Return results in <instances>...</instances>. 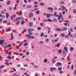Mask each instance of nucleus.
<instances>
[{
	"label": "nucleus",
	"instance_id": "f257e3e1",
	"mask_svg": "<svg viewBox=\"0 0 76 76\" xmlns=\"http://www.w3.org/2000/svg\"><path fill=\"white\" fill-rule=\"evenodd\" d=\"M4 41H5V39H4L0 40V44L2 46L4 45L3 43H4Z\"/></svg>",
	"mask_w": 76,
	"mask_h": 76
},
{
	"label": "nucleus",
	"instance_id": "f03ea898",
	"mask_svg": "<svg viewBox=\"0 0 76 76\" xmlns=\"http://www.w3.org/2000/svg\"><path fill=\"white\" fill-rule=\"evenodd\" d=\"M28 32H31V31H35V29L32 28H28L27 30Z\"/></svg>",
	"mask_w": 76,
	"mask_h": 76
},
{
	"label": "nucleus",
	"instance_id": "7ed1b4c3",
	"mask_svg": "<svg viewBox=\"0 0 76 76\" xmlns=\"http://www.w3.org/2000/svg\"><path fill=\"white\" fill-rule=\"evenodd\" d=\"M56 17H58V20H60V19H61V16L58 15H56Z\"/></svg>",
	"mask_w": 76,
	"mask_h": 76
},
{
	"label": "nucleus",
	"instance_id": "20e7f679",
	"mask_svg": "<svg viewBox=\"0 0 76 76\" xmlns=\"http://www.w3.org/2000/svg\"><path fill=\"white\" fill-rule=\"evenodd\" d=\"M53 9H54L53 8H51V7H49L48 8V10H51V11H52V12H53Z\"/></svg>",
	"mask_w": 76,
	"mask_h": 76
},
{
	"label": "nucleus",
	"instance_id": "39448f33",
	"mask_svg": "<svg viewBox=\"0 0 76 76\" xmlns=\"http://www.w3.org/2000/svg\"><path fill=\"white\" fill-rule=\"evenodd\" d=\"M64 49L65 50H66V52H67V51H68V49L66 47H64Z\"/></svg>",
	"mask_w": 76,
	"mask_h": 76
},
{
	"label": "nucleus",
	"instance_id": "423d86ee",
	"mask_svg": "<svg viewBox=\"0 0 76 76\" xmlns=\"http://www.w3.org/2000/svg\"><path fill=\"white\" fill-rule=\"evenodd\" d=\"M61 8H62V9H61V10H63L64 9H66V8L64 6H62L61 7Z\"/></svg>",
	"mask_w": 76,
	"mask_h": 76
},
{
	"label": "nucleus",
	"instance_id": "0eeeda50",
	"mask_svg": "<svg viewBox=\"0 0 76 76\" xmlns=\"http://www.w3.org/2000/svg\"><path fill=\"white\" fill-rule=\"evenodd\" d=\"M8 58L9 59H12V57L11 56H7V58Z\"/></svg>",
	"mask_w": 76,
	"mask_h": 76
},
{
	"label": "nucleus",
	"instance_id": "6e6552de",
	"mask_svg": "<svg viewBox=\"0 0 76 76\" xmlns=\"http://www.w3.org/2000/svg\"><path fill=\"white\" fill-rule=\"evenodd\" d=\"M11 38H10V40H12L13 39V33H11Z\"/></svg>",
	"mask_w": 76,
	"mask_h": 76
},
{
	"label": "nucleus",
	"instance_id": "1a4fd4ad",
	"mask_svg": "<svg viewBox=\"0 0 76 76\" xmlns=\"http://www.w3.org/2000/svg\"><path fill=\"white\" fill-rule=\"evenodd\" d=\"M61 36H60V37H64L65 34H64L62 33L61 34Z\"/></svg>",
	"mask_w": 76,
	"mask_h": 76
},
{
	"label": "nucleus",
	"instance_id": "9d476101",
	"mask_svg": "<svg viewBox=\"0 0 76 76\" xmlns=\"http://www.w3.org/2000/svg\"><path fill=\"white\" fill-rule=\"evenodd\" d=\"M58 52L59 53H61L62 52V50L61 49H58Z\"/></svg>",
	"mask_w": 76,
	"mask_h": 76
},
{
	"label": "nucleus",
	"instance_id": "9b49d317",
	"mask_svg": "<svg viewBox=\"0 0 76 76\" xmlns=\"http://www.w3.org/2000/svg\"><path fill=\"white\" fill-rule=\"evenodd\" d=\"M57 64V66H60H60H61V65H62V64H61V63L60 62H58Z\"/></svg>",
	"mask_w": 76,
	"mask_h": 76
},
{
	"label": "nucleus",
	"instance_id": "f8f14e48",
	"mask_svg": "<svg viewBox=\"0 0 76 76\" xmlns=\"http://www.w3.org/2000/svg\"><path fill=\"white\" fill-rule=\"evenodd\" d=\"M6 18H9V13H7V12H6Z\"/></svg>",
	"mask_w": 76,
	"mask_h": 76
},
{
	"label": "nucleus",
	"instance_id": "ddd939ff",
	"mask_svg": "<svg viewBox=\"0 0 76 76\" xmlns=\"http://www.w3.org/2000/svg\"><path fill=\"white\" fill-rule=\"evenodd\" d=\"M19 16H20L22 15V12L20 11H19Z\"/></svg>",
	"mask_w": 76,
	"mask_h": 76
},
{
	"label": "nucleus",
	"instance_id": "4468645a",
	"mask_svg": "<svg viewBox=\"0 0 76 76\" xmlns=\"http://www.w3.org/2000/svg\"><path fill=\"white\" fill-rule=\"evenodd\" d=\"M29 35L31 36L33 34V33H32V31H30L29 32Z\"/></svg>",
	"mask_w": 76,
	"mask_h": 76
},
{
	"label": "nucleus",
	"instance_id": "2eb2a0df",
	"mask_svg": "<svg viewBox=\"0 0 76 76\" xmlns=\"http://www.w3.org/2000/svg\"><path fill=\"white\" fill-rule=\"evenodd\" d=\"M47 21H48V22H52V20L51 19H48L47 20Z\"/></svg>",
	"mask_w": 76,
	"mask_h": 76
},
{
	"label": "nucleus",
	"instance_id": "dca6fc26",
	"mask_svg": "<svg viewBox=\"0 0 76 76\" xmlns=\"http://www.w3.org/2000/svg\"><path fill=\"white\" fill-rule=\"evenodd\" d=\"M12 46V44H9L8 45H6L7 47H10Z\"/></svg>",
	"mask_w": 76,
	"mask_h": 76
},
{
	"label": "nucleus",
	"instance_id": "f3484780",
	"mask_svg": "<svg viewBox=\"0 0 76 76\" xmlns=\"http://www.w3.org/2000/svg\"><path fill=\"white\" fill-rule=\"evenodd\" d=\"M56 30L57 31H61V30L60 28H57Z\"/></svg>",
	"mask_w": 76,
	"mask_h": 76
},
{
	"label": "nucleus",
	"instance_id": "a211bd4d",
	"mask_svg": "<svg viewBox=\"0 0 76 76\" xmlns=\"http://www.w3.org/2000/svg\"><path fill=\"white\" fill-rule=\"evenodd\" d=\"M39 5L40 6H44L45 4H44V3H40Z\"/></svg>",
	"mask_w": 76,
	"mask_h": 76
},
{
	"label": "nucleus",
	"instance_id": "6ab92c4d",
	"mask_svg": "<svg viewBox=\"0 0 76 76\" xmlns=\"http://www.w3.org/2000/svg\"><path fill=\"white\" fill-rule=\"evenodd\" d=\"M74 50V48H73L71 47L70 48V51H73Z\"/></svg>",
	"mask_w": 76,
	"mask_h": 76
},
{
	"label": "nucleus",
	"instance_id": "aec40b11",
	"mask_svg": "<svg viewBox=\"0 0 76 76\" xmlns=\"http://www.w3.org/2000/svg\"><path fill=\"white\" fill-rule=\"evenodd\" d=\"M57 12H55L54 13V14L53 15V16H57Z\"/></svg>",
	"mask_w": 76,
	"mask_h": 76
},
{
	"label": "nucleus",
	"instance_id": "412c9836",
	"mask_svg": "<svg viewBox=\"0 0 76 76\" xmlns=\"http://www.w3.org/2000/svg\"><path fill=\"white\" fill-rule=\"evenodd\" d=\"M53 22H57V19L54 18L53 20Z\"/></svg>",
	"mask_w": 76,
	"mask_h": 76
},
{
	"label": "nucleus",
	"instance_id": "4be33fe9",
	"mask_svg": "<svg viewBox=\"0 0 76 76\" xmlns=\"http://www.w3.org/2000/svg\"><path fill=\"white\" fill-rule=\"evenodd\" d=\"M32 16H33V14L32 13H30L29 17L31 18V17H32Z\"/></svg>",
	"mask_w": 76,
	"mask_h": 76
},
{
	"label": "nucleus",
	"instance_id": "5701e85b",
	"mask_svg": "<svg viewBox=\"0 0 76 76\" xmlns=\"http://www.w3.org/2000/svg\"><path fill=\"white\" fill-rule=\"evenodd\" d=\"M39 10H38V11L36 12V13H37V15H39Z\"/></svg>",
	"mask_w": 76,
	"mask_h": 76
},
{
	"label": "nucleus",
	"instance_id": "b1692460",
	"mask_svg": "<svg viewBox=\"0 0 76 76\" xmlns=\"http://www.w3.org/2000/svg\"><path fill=\"white\" fill-rule=\"evenodd\" d=\"M22 19L21 17L18 18L16 19L17 20H20Z\"/></svg>",
	"mask_w": 76,
	"mask_h": 76
},
{
	"label": "nucleus",
	"instance_id": "393cba45",
	"mask_svg": "<svg viewBox=\"0 0 76 76\" xmlns=\"http://www.w3.org/2000/svg\"><path fill=\"white\" fill-rule=\"evenodd\" d=\"M11 29L10 28H9L8 29L6 30V32H8L9 31H10Z\"/></svg>",
	"mask_w": 76,
	"mask_h": 76
},
{
	"label": "nucleus",
	"instance_id": "a878e982",
	"mask_svg": "<svg viewBox=\"0 0 76 76\" xmlns=\"http://www.w3.org/2000/svg\"><path fill=\"white\" fill-rule=\"evenodd\" d=\"M44 63H47V59H45L44 60Z\"/></svg>",
	"mask_w": 76,
	"mask_h": 76
},
{
	"label": "nucleus",
	"instance_id": "bb28decb",
	"mask_svg": "<svg viewBox=\"0 0 76 76\" xmlns=\"http://www.w3.org/2000/svg\"><path fill=\"white\" fill-rule=\"evenodd\" d=\"M33 25V23L31 22L30 23V26H32Z\"/></svg>",
	"mask_w": 76,
	"mask_h": 76
},
{
	"label": "nucleus",
	"instance_id": "cd10ccee",
	"mask_svg": "<svg viewBox=\"0 0 76 76\" xmlns=\"http://www.w3.org/2000/svg\"><path fill=\"white\" fill-rule=\"evenodd\" d=\"M27 8H29L32 7V5H29V6H27Z\"/></svg>",
	"mask_w": 76,
	"mask_h": 76
},
{
	"label": "nucleus",
	"instance_id": "c85d7f7f",
	"mask_svg": "<svg viewBox=\"0 0 76 76\" xmlns=\"http://www.w3.org/2000/svg\"><path fill=\"white\" fill-rule=\"evenodd\" d=\"M60 43H58L57 44V45H56V46H57V47H59V46H60Z\"/></svg>",
	"mask_w": 76,
	"mask_h": 76
},
{
	"label": "nucleus",
	"instance_id": "c756f323",
	"mask_svg": "<svg viewBox=\"0 0 76 76\" xmlns=\"http://www.w3.org/2000/svg\"><path fill=\"white\" fill-rule=\"evenodd\" d=\"M73 68H74V66H73V65H72L71 70H73Z\"/></svg>",
	"mask_w": 76,
	"mask_h": 76
},
{
	"label": "nucleus",
	"instance_id": "7c9ffc66",
	"mask_svg": "<svg viewBox=\"0 0 76 76\" xmlns=\"http://www.w3.org/2000/svg\"><path fill=\"white\" fill-rule=\"evenodd\" d=\"M42 22H47V20H46V19H44L42 20Z\"/></svg>",
	"mask_w": 76,
	"mask_h": 76
},
{
	"label": "nucleus",
	"instance_id": "2f4dec72",
	"mask_svg": "<svg viewBox=\"0 0 76 76\" xmlns=\"http://www.w3.org/2000/svg\"><path fill=\"white\" fill-rule=\"evenodd\" d=\"M72 60L71 58H69V57H68V59H67V61H71V60Z\"/></svg>",
	"mask_w": 76,
	"mask_h": 76
},
{
	"label": "nucleus",
	"instance_id": "473e14b6",
	"mask_svg": "<svg viewBox=\"0 0 76 76\" xmlns=\"http://www.w3.org/2000/svg\"><path fill=\"white\" fill-rule=\"evenodd\" d=\"M58 70H62V67H61V68H58Z\"/></svg>",
	"mask_w": 76,
	"mask_h": 76
},
{
	"label": "nucleus",
	"instance_id": "72a5a7b5",
	"mask_svg": "<svg viewBox=\"0 0 76 76\" xmlns=\"http://www.w3.org/2000/svg\"><path fill=\"white\" fill-rule=\"evenodd\" d=\"M23 42H21L20 45H19V46L20 47L21 46V45H22L23 44Z\"/></svg>",
	"mask_w": 76,
	"mask_h": 76
},
{
	"label": "nucleus",
	"instance_id": "f704fd0d",
	"mask_svg": "<svg viewBox=\"0 0 76 76\" xmlns=\"http://www.w3.org/2000/svg\"><path fill=\"white\" fill-rule=\"evenodd\" d=\"M4 11H2L1 13V14H2V15H3V14H4Z\"/></svg>",
	"mask_w": 76,
	"mask_h": 76
},
{
	"label": "nucleus",
	"instance_id": "c9c22d12",
	"mask_svg": "<svg viewBox=\"0 0 76 76\" xmlns=\"http://www.w3.org/2000/svg\"><path fill=\"white\" fill-rule=\"evenodd\" d=\"M50 70L51 72H53V67L50 68Z\"/></svg>",
	"mask_w": 76,
	"mask_h": 76
},
{
	"label": "nucleus",
	"instance_id": "e433bc0d",
	"mask_svg": "<svg viewBox=\"0 0 76 76\" xmlns=\"http://www.w3.org/2000/svg\"><path fill=\"white\" fill-rule=\"evenodd\" d=\"M7 23V21L5 20H4L3 21V23Z\"/></svg>",
	"mask_w": 76,
	"mask_h": 76
},
{
	"label": "nucleus",
	"instance_id": "4c0bfd02",
	"mask_svg": "<svg viewBox=\"0 0 76 76\" xmlns=\"http://www.w3.org/2000/svg\"><path fill=\"white\" fill-rule=\"evenodd\" d=\"M47 18H50V15L48 14H47Z\"/></svg>",
	"mask_w": 76,
	"mask_h": 76
},
{
	"label": "nucleus",
	"instance_id": "58836bf2",
	"mask_svg": "<svg viewBox=\"0 0 76 76\" xmlns=\"http://www.w3.org/2000/svg\"><path fill=\"white\" fill-rule=\"evenodd\" d=\"M22 25H23V24H24L25 23V21H24V20H22Z\"/></svg>",
	"mask_w": 76,
	"mask_h": 76
},
{
	"label": "nucleus",
	"instance_id": "ea45409f",
	"mask_svg": "<svg viewBox=\"0 0 76 76\" xmlns=\"http://www.w3.org/2000/svg\"><path fill=\"white\" fill-rule=\"evenodd\" d=\"M20 21H18L17 22L16 24H17V25H18V24H19V23H20Z\"/></svg>",
	"mask_w": 76,
	"mask_h": 76
},
{
	"label": "nucleus",
	"instance_id": "a19ab883",
	"mask_svg": "<svg viewBox=\"0 0 76 76\" xmlns=\"http://www.w3.org/2000/svg\"><path fill=\"white\" fill-rule=\"evenodd\" d=\"M72 1L74 3H76V0H73Z\"/></svg>",
	"mask_w": 76,
	"mask_h": 76
},
{
	"label": "nucleus",
	"instance_id": "79ce46f5",
	"mask_svg": "<svg viewBox=\"0 0 76 76\" xmlns=\"http://www.w3.org/2000/svg\"><path fill=\"white\" fill-rule=\"evenodd\" d=\"M3 21V19L1 18H0V22H1Z\"/></svg>",
	"mask_w": 76,
	"mask_h": 76
},
{
	"label": "nucleus",
	"instance_id": "37998d69",
	"mask_svg": "<svg viewBox=\"0 0 76 76\" xmlns=\"http://www.w3.org/2000/svg\"><path fill=\"white\" fill-rule=\"evenodd\" d=\"M60 3L61 4H64V2L63 1H61L60 2Z\"/></svg>",
	"mask_w": 76,
	"mask_h": 76
},
{
	"label": "nucleus",
	"instance_id": "c03bdc74",
	"mask_svg": "<svg viewBox=\"0 0 76 76\" xmlns=\"http://www.w3.org/2000/svg\"><path fill=\"white\" fill-rule=\"evenodd\" d=\"M4 67V65H1L0 67V69H1L2 67Z\"/></svg>",
	"mask_w": 76,
	"mask_h": 76
},
{
	"label": "nucleus",
	"instance_id": "a18cd8bd",
	"mask_svg": "<svg viewBox=\"0 0 76 76\" xmlns=\"http://www.w3.org/2000/svg\"><path fill=\"white\" fill-rule=\"evenodd\" d=\"M59 73L60 74H61L62 73H63V71H60L59 72Z\"/></svg>",
	"mask_w": 76,
	"mask_h": 76
},
{
	"label": "nucleus",
	"instance_id": "49530a36",
	"mask_svg": "<svg viewBox=\"0 0 76 76\" xmlns=\"http://www.w3.org/2000/svg\"><path fill=\"white\" fill-rule=\"evenodd\" d=\"M28 42H26V43H25L24 45L25 46H26V45H28Z\"/></svg>",
	"mask_w": 76,
	"mask_h": 76
},
{
	"label": "nucleus",
	"instance_id": "de8ad7c7",
	"mask_svg": "<svg viewBox=\"0 0 76 76\" xmlns=\"http://www.w3.org/2000/svg\"><path fill=\"white\" fill-rule=\"evenodd\" d=\"M73 12L74 13H76V10L75 9H74L73 10Z\"/></svg>",
	"mask_w": 76,
	"mask_h": 76
},
{
	"label": "nucleus",
	"instance_id": "09e8293b",
	"mask_svg": "<svg viewBox=\"0 0 76 76\" xmlns=\"http://www.w3.org/2000/svg\"><path fill=\"white\" fill-rule=\"evenodd\" d=\"M64 31H65L66 30H67V27H64Z\"/></svg>",
	"mask_w": 76,
	"mask_h": 76
},
{
	"label": "nucleus",
	"instance_id": "8fccbe9b",
	"mask_svg": "<svg viewBox=\"0 0 76 76\" xmlns=\"http://www.w3.org/2000/svg\"><path fill=\"white\" fill-rule=\"evenodd\" d=\"M69 33L68 34V35H70V30H69Z\"/></svg>",
	"mask_w": 76,
	"mask_h": 76
},
{
	"label": "nucleus",
	"instance_id": "3c124183",
	"mask_svg": "<svg viewBox=\"0 0 76 76\" xmlns=\"http://www.w3.org/2000/svg\"><path fill=\"white\" fill-rule=\"evenodd\" d=\"M65 53H66V51H65V50H63V52H62V54H65Z\"/></svg>",
	"mask_w": 76,
	"mask_h": 76
},
{
	"label": "nucleus",
	"instance_id": "603ef678",
	"mask_svg": "<svg viewBox=\"0 0 76 76\" xmlns=\"http://www.w3.org/2000/svg\"><path fill=\"white\" fill-rule=\"evenodd\" d=\"M65 38H69V36H68V35H66L65 36Z\"/></svg>",
	"mask_w": 76,
	"mask_h": 76
},
{
	"label": "nucleus",
	"instance_id": "864d4df0",
	"mask_svg": "<svg viewBox=\"0 0 76 76\" xmlns=\"http://www.w3.org/2000/svg\"><path fill=\"white\" fill-rule=\"evenodd\" d=\"M40 25L41 26H43V23H41L40 24Z\"/></svg>",
	"mask_w": 76,
	"mask_h": 76
},
{
	"label": "nucleus",
	"instance_id": "5fc2aeb1",
	"mask_svg": "<svg viewBox=\"0 0 76 76\" xmlns=\"http://www.w3.org/2000/svg\"><path fill=\"white\" fill-rule=\"evenodd\" d=\"M31 38H32V39H34L35 38V37L34 36H31Z\"/></svg>",
	"mask_w": 76,
	"mask_h": 76
},
{
	"label": "nucleus",
	"instance_id": "6e6d98bb",
	"mask_svg": "<svg viewBox=\"0 0 76 76\" xmlns=\"http://www.w3.org/2000/svg\"><path fill=\"white\" fill-rule=\"evenodd\" d=\"M17 20H16L15 19H14L13 21V22H16V21H17Z\"/></svg>",
	"mask_w": 76,
	"mask_h": 76
},
{
	"label": "nucleus",
	"instance_id": "4d7b16f0",
	"mask_svg": "<svg viewBox=\"0 0 76 76\" xmlns=\"http://www.w3.org/2000/svg\"><path fill=\"white\" fill-rule=\"evenodd\" d=\"M34 7H35V8H37V7H38V5H36L35 6H34Z\"/></svg>",
	"mask_w": 76,
	"mask_h": 76
},
{
	"label": "nucleus",
	"instance_id": "13d9d810",
	"mask_svg": "<svg viewBox=\"0 0 76 76\" xmlns=\"http://www.w3.org/2000/svg\"><path fill=\"white\" fill-rule=\"evenodd\" d=\"M17 67H20V64H17L16 65Z\"/></svg>",
	"mask_w": 76,
	"mask_h": 76
},
{
	"label": "nucleus",
	"instance_id": "bf43d9fd",
	"mask_svg": "<svg viewBox=\"0 0 76 76\" xmlns=\"http://www.w3.org/2000/svg\"><path fill=\"white\" fill-rule=\"evenodd\" d=\"M17 73H15V74H13L12 76H16V75Z\"/></svg>",
	"mask_w": 76,
	"mask_h": 76
},
{
	"label": "nucleus",
	"instance_id": "052dcab7",
	"mask_svg": "<svg viewBox=\"0 0 76 76\" xmlns=\"http://www.w3.org/2000/svg\"><path fill=\"white\" fill-rule=\"evenodd\" d=\"M10 1H9V2H8L7 3V4H10Z\"/></svg>",
	"mask_w": 76,
	"mask_h": 76
},
{
	"label": "nucleus",
	"instance_id": "680f3d73",
	"mask_svg": "<svg viewBox=\"0 0 76 76\" xmlns=\"http://www.w3.org/2000/svg\"><path fill=\"white\" fill-rule=\"evenodd\" d=\"M59 15H60V16H61V17H63V16H62V15H61V13H59Z\"/></svg>",
	"mask_w": 76,
	"mask_h": 76
},
{
	"label": "nucleus",
	"instance_id": "e2e57ef3",
	"mask_svg": "<svg viewBox=\"0 0 76 76\" xmlns=\"http://www.w3.org/2000/svg\"><path fill=\"white\" fill-rule=\"evenodd\" d=\"M19 0H17L16 1V3H18H18H19Z\"/></svg>",
	"mask_w": 76,
	"mask_h": 76
},
{
	"label": "nucleus",
	"instance_id": "0e129e2a",
	"mask_svg": "<svg viewBox=\"0 0 76 76\" xmlns=\"http://www.w3.org/2000/svg\"><path fill=\"white\" fill-rule=\"evenodd\" d=\"M9 55H11V51H10V52L8 53Z\"/></svg>",
	"mask_w": 76,
	"mask_h": 76
},
{
	"label": "nucleus",
	"instance_id": "69168bd1",
	"mask_svg": "<svg viewBox=\"0 0 76 76\" xmlns=\"http://www.w3.org/2000/svg\"><path fill=\"white\" fill-rule=\"evenodd\" d=\"M16 9H17V7H14V8H13V10H15Z\"/></svg>",
	"mask_w": 76,
	"mask_h": 76
},
{
	"label": "nucleus",
	"instance_id": "338daca9",
	"mask_svg": "<svg viewBox=\"0 0 76 76\" xmlns=\"http://www.w3.org/2000/svg\"><path fill=\"white\" fill-rule=\"evenodd\" d=\"M38 3V2L37 1H36L34 2V4H37Z\"/></svg>",
	"mask_w": 76,
	"mask_h": 76
},
{
	"label": "nucleus",
	"instance_id": "774afa93",
	"mask_svg": "<svg viewBox=\"0 0 76 76\" xmlns=\"http://www.w3.org/2000/svg\"><path fill=\"white\" fill-rule=\"evenodd\" d=\"M28 39H29L30 38L31 39V36H29L28 37Z\"/></svg>",
	"mask_w": 76,
	"mask_h": 76
}]
</instances>
